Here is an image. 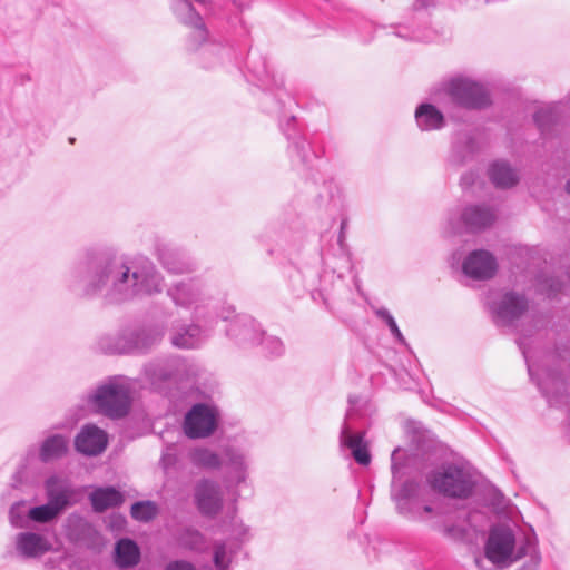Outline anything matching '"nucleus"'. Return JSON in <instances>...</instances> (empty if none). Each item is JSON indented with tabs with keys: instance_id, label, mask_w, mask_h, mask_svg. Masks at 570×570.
Segmentation results:
<instances>
[{
	"instance_id": "nucleus-1",
	"label": "nucleus",
	"mask_w": 570,
	"mask_h": 570,
	"mask_svg": "<svg viewBox=\"0 0 570 570\" xmlns=\"http://www.w3.org/2000/svg\"><path fill=\"white\" fill-rule=\"evenodd\" d=\"M87 296H102L109 303H125L159 294L165 282L147 258L117 257L90 266L81 278Z\"/></svg>"
},
{
	"instance_id": "nucleus-2",
	"label": "nucleus",
	"mask_w": 570,
	"mask_h": 570,
	"mask_svg": "<svg viewBox=\"0 0 570 570\" xmlns=\"http://www.w3.org/2000/svg\"><path fill=\"white\" fill-rule=\"evenodd\" d=\"M426 480L435 492L455 499L469 498L475 487L471 472L455 463L443 464L433 470Z\"/></svg>"
},
{
	"instance_id": "nucleus-3",
	"label": "nucleus",
	"mask_w": 570,
	"mask_h": 570,
	"mask_svg": "<svg viewBox=\"0 0 570 570\" xmlns=\"http://www.w3.org/2000/svg\"><path fill=\"white\" fill-rule=\"evenodd\" d=\"M95 409L111 419L125 416L130 409V387L125 377H112L89 397Z\"/></svg>"
},
{
	"instance_id": "nucleus-4",
	"label": "nucleus",
	"mask_w": 570,
	"mask_h": 570,
	"mask_svg": "<svg viewBox=\"0 0 570 570\" xmlns=\"http://www.w3.org/2000/svg\"><path fill=\"white\" fill-rule=\"evenodd\" d=\"M167 294L176 306L193 311L196 320L207 316L212 299L199 278L177 282L167 289Z\"/></svg>"
},
{
	"instance_id": "nucleus-5",
	"label": "nucleus",
	"mask_w": 570,
	"mask_h": 570,
	"mask_svg": "<svg viewBox=\"0 0 570 570\" xmlns=\"http://www.w3.org/2000/svg\"><path fill=\"white\" fill-rule=\"evenodd\" d=\"M484 551L485 557L494 564L513 562L525 554L523 547H517L515 534L507 525H495L490 530Z\"/></svg>"
},
{
	"instance_id": "nucleus-6",
	"label": "nucleus",
	"mask_w": 570,
	"mask_h": 570,
	"mask_svg": "<svg viewBox=\"0 0 570 570\" xmlns=\"http://www.w3.org/2000/svg\"><path fill=\"white\" fill-rule=\"evenodd\" d=\"M487 305L499 326L512 325L528 308L524 296L512 292L491 294L487 299Z\"/></svg>"
},
{
	"instance_id": "nucleus-7",
	"label": "nucleus",
	"mask_w": 570,
	"mask_h": 570,
	"mask_svg": "<svg viewBox=\"0 0 570 570\" xmlns=\"http://www.w3.org/2000/svg\"><path fill=\"white\" fill-rule=\"evenodd\" d=\"M357 403L358 397H348L350 407L346 411L345 420L341 428L340 444L351 451L352 456L358 464L368 465L371 463V454L364 440V433H353V426L350 423L354 415H356Z\"/></svg>"
},
{
	"instance_id": "nucleus-8",
	"label": "nucleus",
	"mask_w": 570,
	"mask_h": 570,
	"mask_svg": "<svg viewBox=\"0 0 570 570\" xmlns=\"http://www.w3.org/2000/svg\"><path fill=\"white\" fill-rule=\"evenodd\" d=\"M164 335L161 330L147 328L141 330L137 333H130V341L128 340V332H125L115 340L114 343H109V338H102L100 341V347L106 353H129V352H144L158 343Z\"/></svg>"
},
{
	"instance_id": "nucleus-9",
	"label": "nucleus",
	"mask_w": 570,
	"mask_h": 570,
	"mask_svg": "<svg viewBox=\"0 0 570 570\" xmlns=\"http://www.w3.org/2000/svg\"><path fill=\"white\" fill-rule=\"evenodd\" d=\"M421 485L415 481H406L397 490L393 488L392 498L399 513L415 520H424V513H432L431 505H421Z\"/></svg>"
},
{
	"instance_id": "nucleus-10",
	"label": "nucleus",
	"mask_w": 570,
	"mask_h": 570,
	"mask_svg": "<svg viewBox=\"0 0 570 570\" xmlns=\"http://www.w3.org/2000/svg\"><path fill=\"white\" fill-rule=\"evenodd\" d=\"M218 413L206 404H195L185 415L184 432L190 439L207 438L217 428Z\"/></svg>"
},
{
	"instance_id": "nucleus-11",
	"label": "nucleus",
	"mask_w": 570,
	"mask_h": 570,
	"mask_svg": "<svg viewBox=\"0 0 570 570\" xmlns=\"http://www.w3.org/2000/svg\"><path fill=\"white\" fill-rule=\"evenodd\" d=\"M195 503L204 515L214 517L223 508L220 485L210 479H203L195 487Z\"/></svg>"
},
{
	"instance_id": "nucleus-12",
	"label": "nucleus",
	"mask_w": 570,
	"mask_h": 570,
	"mask_svg": "<svg viewBox=\"0 0 570 570\" xmlns=\"http://www.w3.org/2000/svg\"><path fill=\"white\" fill-rule=\"evenodd\" d=\"M497 268L498 264L495 257L484 249L473 250L462 264L463 273L476 281L492 278Z\"/></svg>"
},
{
	"instance_id": "nucleus-13",
	"label": "nucleus",
	"mask_w": 570,
	"mask_h": 570,
	"mask_svg": "<svg viewBox=\"0 0 570 570\" xmlns=\"http://www.w3.org/2000/svg\"><path fill=\"white\" fill-rule=\"evenodd\" d=\"M223 466L227 469L229 480L239 485L248 478L250 459L248 453L238 446L227 445L222 450Z\"/></svg>"
},
{
	"instance_id": "nucleus-14",
	"label": "nucleus",
	"mask_w": 570,
	"mask_h": 570,
	"mask_svg": "<svg viewBox=\"0 0 570 570\" xmlns=\"http://www.w3.org/2000/svg\"><path fill=\"white\" fill-rule=\"evenodd\" d=\"M449 94L461 105L466 107H482L488 102L483 87L466 79H454L449 85Z\"/></svg>"
},
{
	"instance_id": "nucleus-15",
	"label": "nucleus",
	"mask_w": 570,
	"mask_h": 570,
	"mask_svg": "<svg viewBox=\"0 0 570 570\" xmlns=\"http://www.w3.org/2000/svg\"><path fill=\"white\" fill-rule=\"evenodd\" d=\"M190 366L181 358H173L166 362L150 363L145 367V374L150 383L157 386L167 380H178L188 374Z\"/></svg>"
},
{
	"instance_id": "nucleus-16",
	"label": "nucleus",
	"mask_w": 570,
	"mask_h": 570,
	"mask_svg": "<svg viewBox=\"0 0 570 570\" xmlns=\"http://www.w3.org/2000/svg\"><path fill=\"white\" fill-rule=\"evenodd\" d=\"M107 444V433L94 424L85 425L75 440L77 451L89 456H95L104 452Z\"/></svg>"
},
{
	"instance_id": "nucleus-17",
	"label": "nucleus",
	"mask_w": 570,
	"mask_h": 570,
	"mask_svg": "<svg viewBox=\"0 0 570 570\" xmlns=\"http://www.w3.org/2000/svg\"><path fill=\"white\" fill-rule=\"evenodd\" d=\"M227 335L242 344L261 343L264 334L250 316L239 315L228 326Z\"/></svg>"
},
{
	"instance_id": "nucleus-18",
	"label": "nucleus",
	"mask_w": 570,
	"mask_h": 570,
	"mask_svg": "<svg viewBox=\"0 0 570 570\" xmlns=\"http://www.w3.org/2000/svg\"><path fill=\"white\" fill-rule=\"evenodd\" d=\"M14 543L18 554L27 559L38 558L50 550L49 541L36 532L18 533Z\"/></svg>"
},
{
	"instance_id": "nucleus-19",
	"label": "nucleus",
	"mask_w": 570,
	"mask_h": 570,
	"mask_svg": "<svg viewBox=\"0 0 570 570\" xmlns=\"http://www.w3.org/2000/svg\"><path fill=\"white\" fill-rule=\"evenodd\" d=\"M464 228L469 232H476L491 226L495 220L493 209L485 205H470L461 214Z\"/></svg>"
},
{
	"instance_id": "nucleus-20",
	"label": "nucleus",
	"mask_w": 570,
	"mask_h": 570,
	"mask_svg": "<svg viewBox=\"0 0 570 570\" xmlns=\"http://www.w3.org/2000/svg\"><path fill=\"white\" fill-rule=\"evenodd\" d=\"M157 256L165 269L171 274H187L196 269V263L167 246L157 249Z\"/></svg>"
},
{
	"instance_id": "nucleus-21",
	"label": "nucleus",
	"mask_w": 570,
	"mask_h": 570,
	"mask_svg": "<svg viewBox=\"0 0 570 570\" xmlns=\"http://www.w3.org/2000/svg\"><path fill=\"white\" fill-rule=\"evenodd\" d=\"M45 490L48 501L62 508L63 510L70 505L72 495L75 494L70 483L59 476L52 475L45 482Z\"/></svg>"
},
{
	"instance_id": "nucleus-22",
	"label": "nucleus",
	"mask_w": 570,
	"mask_h": 570,
	"mask_svg": "<svg viewBox=\"0 0 570 570\" xmlns=\"http://www.w3.org/2000/svg\"><path fill=\"white\" fill-rule=\"evenodd\" d=\"M204 340V332L197 324L176 328L170 335L171 344L178 348H196Z\"/></svg>"
},
{
	"instance_id": "nucleus-23",
	"label": "nucleus",
	"mask_w": 570,
	"mask_h": 570,
	"mask_svg": "<svg viewBox=\"0 0 570 570\" xmlns=\"http://www.w3.org/2000/svg\"><path fill=\"white\" fill-rule=\"evenodd\" d=\"M140 560V550L135 541L121 539L115 547V562L119 568H132Z\"/></svg>"
},
{
	"instance_id": "nucleus-24",
	"label": "nucleus",
	"mask_w": 570,
	"mask_h": 570,
	"mask_svg": "<svg viewBox=\"0 0 570 570\" xmlns=\"http://www.w3.org/2000/svg\"><path fill=\"white\" fill-rule=\"evenodd\" d=\"M69 441L61 434H53L43 440L39 450V458L47 463L60 459L67 453Z\"/></svg>"
},
{
	"instance_id": "nucleus-25",
	"label": "nucleus",
	"mask_w": 570,
	"mask_h": 570,
	"mask_svg": "<svg viewBox=\"0 0 570 570\" xmlns=\"http://www.w3.org/2000/svg\"><path fill=\"white\" fill-rule=\"evenodd\" d=\"M92 509L96 512H102L109 508L117 507L122 503V494L115 488H98L89 495Z\"/></svg>"
},
{
	"instance_id": "nucleus-26",
	"label": "nucleus",
	"mask_w": 570,
	"mask_h": 570,
	"mask_svg": "<svg viewBox=\"0 0 570 570\" xmlns=\"http://www.w3.org/2000/svg\"><path fill=\"white\" fill-rule=\"evenodd\" d=\"M417 125L424 130L436 129L442 126V115L431 105H422L415 114Z\"/></svg>"
},
{
	"instance_id": "nucleus-27",
	"label": "nucleus",
	"mask_w": 570,
	"mask_h": 570,
	"mask_svg": "<svg viewBox=\"0 0 570 570\" xmlns=\"http://www.w3.org/2000/svg\"><path fill=\"white\" fill-rule=\"evenodd\" d=\"M191 459L196 466L207 470H218L223 466V455L207 448L195 449Z\"/></svg>"
},
{
	"instance_id": "nucleus-28",
	"label": "nucleus",
	"mask_w": 570,
	"mask_h": 570,
	"mask_svg": "<svg viewBox=\"0 0 570 570\" xmlns=\"http://www.w3.org/2000/svg\"><path fill=\"white\" fill-rule=\"evenodd\" d=\"M62 508L56 505L55 503L48 501L46 504L33 507L28 510V515L31 518V521L37 523H48L55 520L61 512Z\"/></svg>"
},
{
	"instance_id": "nucleus-29",
	"label": "nucleus",
	"mask_w": 570,
	"mask_h": 570,
	"mask_svg": "<svg viewBox=\"0 0 570 570\" xmlns=\"http://www.w3.org/2000/svg\"><path fill=\"white\" fill-rule=\"evenodd\" d=\"M28 510L24 501L16 502L9 510V521L13 528L24 529L29 527L31 518L28 515Z\"/></svg>"
},
{
	"instance_id": "nucleus-30",
	"label": "nucleus",
	"mask_w": 570,
	"mask_h": 570,
	"mask_svg": "<svg viewBox=\"0 0 570 570\" xmlns=\"http://www.w3.org/2000/svg\"><path fill=\"white\" fill-rule=\"evenodd\" d=\"M157 505L153 501H139L131 505L130 513L135 520L147 522L156 517Z\"/></svg>"
},
{
	"instance_id": "nucleus-31",
	"label": "nucleus",
	"mask_w": 570,
	"mask_h": 570,
	"mask_svg": "<svg viewBox=\"0 0 570 570\" xmlns=\"http://www.w3.org/2000/svg\"><path fill=\"white\" fill-rule=\"evenodd\" d=\"M233 551L224 542H216L213 547V562L216 570H227L232 562Z\"/></svg>"
},
{
	"instance_id": "nucleus-32",
	"label": "nucleus",
	"mask_w": 570,
	"mask_h": 570,
	"mask_svg": "<svg viewBox=\"0 0 570 570\" xmlns=\"http://www.w3.org/2000/svg\"><path fill=\"white\" fill-rule=\"evenodd\" d=\"M518 345H519L520 350L522 351V354H523L524 360L527 362L529 375L533 380L537 379L538 380V385L541 389H543V384L544 383H543V381L540 377V367L532 360V355H531V352H530V350H529V347L527 345L525 340H519L518 341Z\"/></svg>"
},
{
	"instance_id": "nucleus-33",
	"label": "nucleus",
	"mask_w": 570,
	"mask_h": 570,
	"mask_svg": "<svg viewBox=\"0 0 570 570\" xmlns=\"http://www.w3.org/2000/svg\"><path fill=\"white\" fill-rule=\"evenodd\" d=\"M490 178H511L512 168L504 160H495L489 167Z\"/></svg>"
},
{
	"instance_id": "nucleus-34",
	"label": "nucleus",
	"mask_w": 570,
	"mask_h": 570,
	"mask_svg": "<svg viewBox=\"0 0 570 570\" xmlns=\"http://www.w3.org/2000/svg\"><path fill=\"white\" fill-rule=\"evenodd\" d=\"M261 344L273 356H278L284 352V345L278 337L263 336Z\"/></svg>"
},
{
	"instance_id": "nucleus-35",
	"label": "nucleus",
	"mask_w": 570,
	"mask_h": 570,
	"mask_svg": "<svg viewBox=\"0 0 570 570\" xmlns=\"http://www.w3.org/2000/svg\"><path fill=\"white\" fill-rule=\"evenodd\" d=\"M400 454H401V450L400 449H395L393 452H392V455H391V461H392V465H391V469H392V474H393V487L395 485V482L396 480L401 479L402 476V473H401V465L399 464V458H400Z\"/></svg>"
},
{
	"instance_id": "nucleus-36",
	"label": "nucleus",
	"mask_w": 570,
	"mask_h": 570,
	"mask_svg": "<svg viewBox=\"0 0 570 570\" xmlns=\"http://www.w3.org/2000/svg\"><path fill=\"white\" fill-rule=\"evenodd\" d=\"M165 570H196V568L188 561L177 560L169 562Z\"/></svg>"
},
{
	"instance_id": "nucleus-37",
	"label": "nucleus",
	"mask_w": 570,
	"mask_h": 570,
	"mask_svg": "<svg viewBox=\"0 0 570 570\" xmlns=\"http://www.w3.org/2000/svg\"><path fill=\"white\" fill-rule=\"evenodd\" d=\"M386 325L389 326L392 335L400 342V343H404L405 340H404V336L403 334L401 333L395 320H390L389 323H386Z\"/></svg>"
},
{
	"instance_id": "nucleus-38",
	"label": "nucleus",
	"mask_w": 570,
	"mask_h": 570,
	"mask_svg": "<svg viewBox=\"0 0 570 570\" xmlns=\"http://www.w3.org/2000/svg\"><path fill=\"white\" fill-rule=\"evenodd\" d=\"M375 314L377 317H380L382 321H384L385 323H389L390 320H393L394 317L392 316V314L384 307H381V308H375Z\"/></svg>"
},
{
	"instance_id": "nucleus-39",
	"label": "nucleus",
	"mask_w": 570,
	"mask_h": 570,
	"mask_svg": "<svg viewBox=\"0 0 570 570\" xmlns=\"http://www.w3.org/2000/svg\"><path fill=\"white\" fill-rule=\"evenodd\" d=\"M494 183V186L497 188H510V187H513L515 181L517 180H503V179H500V180H492Z\"/></svg>"
},
{
	"instance_id": "nucleus-40",
	"label": "nucleus",
	"mask_w": 570,
	"mask_h": 570,
	"mask_svg": "<svg viewBox=\"0 0 570 570\" xmlns=\"http://www.w3.org/2000/svg\"><path fill=\"white\" fill-rule=\"evenodd\" d=\"M317 296H318L321 299L325 301V298H324V296H323V293H322L321 291H318V289H316V291H312V298H313L314 301H316V299H317Z\"/></svg>"
},
{
	"instance_id": "nucleus-41",
	"label": "nucleus",
	"mask_w": 570,
	"mask_h": 570,
	"mask_svg": "<svg viewBox=\"0 0 570 570\" xmlns=\"http://www.w3.org/2000/svg\"><path fill=\"white\" fill-rule=\"evenodd\" d=\"M191 535L195 540V546L202 541V534L199 532L195 531Z\"/></svg>"
},
{
	"instance_id": "nucleus-42",
	"label": "nucleus",
	"mask_w": 570,
	"mask_h": 570,
	"mask_svg": "<svg viewBox=\"0 0 570 570\" xmlns=\"http://www.w3.org/2000/svg\"><path fill=\"white\" fill-rule=\"evenodd\" d=\"M346 225H347L346 220L345 219L342 220V224H341V232H342V234L340 236V242H342V239H343V230L346 228Z\"/></svg>"
},
{
	"instance_id": "nucleus-43",
	"label": "nucleus",
	"mask_w": 570,
	"mask_h": 570,
	"mask_svg": "<svg viewBox=\"0 0 570 570\" xmlns=\"http://www.w3.org/2000/svg\"><path fill=\"white\" fill-rule=\"evenodd\" d=\"M566 189H567V191L570 194V180H568L567 186H566Z\"/></svg>"
}]
</instances>
